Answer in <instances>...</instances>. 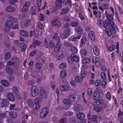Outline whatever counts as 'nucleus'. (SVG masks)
I'll return each mask as SVG.
<instances>
[{
    "mask_svg": "<svg viewBox=\"0 0 123 123\" xmlns=\"http://www.w3.org/2000/svg\"><path fill=\"white\" fill-rule=\"evenodd\" d=\"M105 15L106 18L109 21V28L112 31H115L116 30V28L114 27V22L112 20L113 19V16L112 14H109L108 12L106 11L105 13Z\"/></svg>",
    "mask_w": 123,
    "mask_h": 123,
    "instance_id": "1",
    "label": "nucleus"
},
{
    "mask_svg": "<svg viewBox=\"0 0 123 123\" xmlns=\"http://www.w3.org/2000/svg\"><path fill=\"white\" fill-rule=\"evenodd\" d=\"M49 109L47 108H44L41 111L40 113V116L41 118H43L48 115Z\"/></svg>",
    "mask_w": 123,
    "mask_h": 123,
    "instance_id": "2",
    "label": "nucleus"
},
{
    "mask_svg": "<svg viewBox=\"0 0 123 123\" xmlns=\"http://www.w3.org/2000/svg\"><path fill=\"white\" fill-rule=\"evenodd\" d=\"M38 89L37 87L33 86L31 88V95L33 97H35L38 93Z\"/></svg>",
    "mask_w": 123,
    "mask_h": 123,
    "instance_id": "3",
    "label": "nucleus"
},
{
    "mask_svg": "<svg viewBox=\"0 0 123 123\" xmlns=\"http://www.w3.org/2000/svg\"><path fill=\"white\" fill-rule=\"evenodd\" d=\"M105 62V61L103 59H101L100 58L97 57L95 59V64L97 67H99L100 64Z\"/></svg>",
    "mask_w": 123,
    "mask_h": 123,
    "instance_id": "4",
    "label": "nucleus"
},
{
    "mask_svg": "<svg viewBox=\"0 0 123 123\" xmlns=\"http://www.w3.org/2000/svg\"><path fill=\"white\" fill-rule=\"evenodd\" d=\"M31 22L29 19H28L25 21L23 22L21 24L22 27L24 28L29 26L30 25Z\"/></svg>",
    "mask_w": 123,
    "mask_h": 123,
    "instance_id": "5",
    "label": "nucleus"
},
{
    "mask_svg": "<svg viewBox=\"0 0 123 123\" xmlns=\"http://www.w3.org/2000/svg\"><path fill=\"white\" fill-rule=\"evenodd\" d=\"M67 75V71L65 70H62L60 72V77L62 79H64L66 78Z\"/></svg>",
    "mask_w": 123,
    "mask_h": 123,
    "instance_id": "6",
    "label": "nucleus"
},
{
    "mask_svg": "<svg viewBox=\"0 0 123 123\" xmlns=\"http://www.w3.org/2000/svg\"><path fill=\"white\" fill-rule=\"evenodd\" d=\"M52 26H56L57 27L60 26L61 25V22L57 19L53 20L51 22Z\"/></svg>",
    "mask_w": 123,
    "mask_h": 123,
    "instance_id": "7",
    "label": "nucleus"
},
{
    "mask_svg": "<svg viewBox=\"0 0 123 123\" xmlns=\"http://www.w3.org/2000/svg\"><path fill=\"white\" fill-rule=\"evenodd\" d=\"M39 95L40 97L43 98H45L47 96V94L45 90L43 89L40 90Z\"/></svg>",
    "mask_w": 123,
    "mask_h": 123,
    "instance_id": "8",
    "label": "nucleus"
},
{
    "mask_svg": "<svg viewBox=\"0 0 123 123\" xmlns=\"http://www.w3.org/2000/svg\"><path fill=\"white\" fill-rule=\"evenodd\" d=\"M5 26L9 28H12L14 26V24L10 20H6L5 22Z\"/></svg>",
    "mask_w": 123,
    "mask_h": 123,
    "instance_id": "9",
    "label": "nucleus"
},
{
    "mask_svg": "<svg viewBox=\"0 0 123 123\" xmlns=\"http://www.w3.org/2000/svg\"><path fill=\"white\" fill-rule=\"evenodd\" d=\"M70 31L68 29H67L65 30L64 32L62 34V38L64 39L67 38L69 36Z\"/></svg>",
    "mask_w": 123,
    "mask_h": 123,
    "instance_id": "10",
    "label": "nucleus"
},
{
    "mask_svg": "<svg viewBox=\"0 0 123 123\" xmlns=\"http://www.w3.org/2000/svg\"><path fill=\"white\" fill-rule=\"evenodd\" d=\"M7 97L10 101L13 102L15 100V97L14 95L11 93H8L7 94Z\"/></svg>",
    "mask_w": 123,
    "mask_h": 123,
    "instance_id": "11",
    "label": "nucleus"
},
{
    "mask_svg": "<svg viewBox=\"0 0 123 123\" xmlns=\"http://www.w3.org/2000/svg\"><path fill=\"white\" fill-rule=\"evenodd\" d=\"M6 72L9 74H12L14 72L13 68L10 66H7L6 68Z\"/></svg>",
    "mask_w": 123,
    "mask_h": 123,
    "instance_id": "12",
    "label": "nucleus"
},
{
    "mask_svg": "<svg viewBox=\"0 0 123 123\" xmlns=\"http://www.w3.org/2000/svg\"><path fill=\"white\" fill-rule=\"evenodd\" d=\"M71 57L72 60L75 62H78L79 60V57L74 54H71Z\"/></svg>",
    "mask_w": 123,
    "mask_h": 123,
    "instance_id": "13",
    "label": "nucleus"
},
{
    "mask_svg": "<svg viewBox=\"0 0 123 123\" xmlns=\"http://www.w3.org/2000/svg\"><path fill=\"white\" fill-rule=\"evenodd\" d=\"M92 59L89 58H84L82 60V62L84 64H88L90 63L92 61Z\"/></svg>",
    "mask_w": 123,
    "mask_h": 123,
    "instance_id": "14",
    "label": "nucleus"
},
{
    "mask_svg": "<svg viewBox=\"0 0 123 123\" xmlns=\"http://www.w3.org/2000/svg\"><path fill=\"white\" fill-rule=\"evenodd\" d=\"M88 36L89 38L92 41H94L95 39V34L93 31H90L88 34Z\"/></svg>",
    "mask_w": 123,
    "mask_h": 123,
    "instance_id": "15",
    "label": "nucleus"
},
{
    "mask_svg": "<svg viewBox=\"0 0 123 123\" xmlns=\"http://www.w3.org/2000/svg\"><path fill=\"white\" fill-rule=\"evenodd\" d=\"M77 116L78 119L80 120H83L85 116L83 113L79 112L77 113Z\"/></svg>",
    "mask_w": 123,
    "mask_h": 123,
    "instance_id": "16",
    "label": "nucleus"
},
{
    "mask_svg": "<svg viewBox=\"0 0 123 123\" xmlns=\"http://www.w3.org/2000/svg\"><path fill=\"white\" fill-rule=\"evenodd\" d=\"M36 67L38 69H41L43 66L42 63L40 62H37L35 64Z\"/></svg>",
    "mask_w": 123,
    "mask_h": 123,
    "instance_id": "17",
    "label": "nucleus"
},
{
    "mask_svg": "<svg viewBox=\"0 0 123 123\" xmlns=\"http://www.w3.org/2000/svg\"><path fill=\"white\" fill-rule=\"evenodd\" d=\"M99 97V93L97 91H95L94 93L93 98L95 100H97L98 99Z\"/></svg>",
    "mask_w": 123,
    "mask_h": 123,
    "instance_id": "18",
    "label": "nucleus"
},
{
    "mask_svg": "<svg viewBox=\"0 0 123 123\" xmlns=\"http://www.w3.org/2000/svg\"><path fill=\"white\" fill-rule=\"evenodd\" d=\"M64 2L62 1V0H56L55 3L57 7L59 8H61L62 6V3Z\"/></svg>",
    "mask_w": 123,
    "mask_h": 123,
    "instance_id": "19",
    "label": "nucleus"
},
{
    "mask_svg": "<svg viewBox=\"0 0 123 123\" xmlns=\"http://www.w3.org/2000/svg\"><path fill=\"white\" fill-rule=\"evenodd\" d=\"M93 51L95 54L96 55H98L99 54L98 47L96 46H94Z\"/></svg>",
    "mask_w": 123,
    "mask_h": 123,
    "instance_id": "20",
    "label": "nucleus"
},
{
    "mask_svg": "<svg viewBox=\"0 0 123 123\" xmlns=\"http://www.w3.org/2000/svg\"><path fill=\"white\" fill-rule=\"evenodd\" d=\"M60 89L62 91H66L68 90L69 88L66 86H62L60 87Z\"/></svg>",
    "mask_w": 123,
    "mask_h": 123,
    "instance_id": "21",
    "label": "nucleus"
},
{
    "mask_svg": "<svg viewBox=\"0 0 123 123\" xmlns=\"http://www.w3.org/2000/svg\"><path fill=\"white\" fill-rule=\"evenodd\" d=\"M63 53L62 51H60L58 54L56 56V59L57 60H60L63 56Z\"/></svg>",
    "mask_w": 123,
    "mask_h": 123,
    "instance_id": "22",
    "label": "nucleus"
},
{
    "mask_svg": "<svg viewBox=\"0 0 123 123\" xmlns=\"http://www.w3.org/2000/svg\"><path fill=\"white\" fill-rule=\"evenodd\" d=\"M2 85L6 87H8L9 86V82L6 80H2L1 81Z\"/></svg>",
    "mask_w": 123,
    "mask_h": 123,
    "instance_id": "23",
    "label": "nucleus"
},
{
    "mask_svg": "<svg viewBox=\"0 0 123 123\" xmlns=\"http://www.w3.org/2000/svg\"><path fill=\"white\" fill-rule=\"evenodd\" d=\"M69 98L70 100L72 102H74L76 100V96L74 94H72L69 96Z\"/></svg>",
    "mask_w": 123,
    "mask_h": 123,
    "instance_id": "24",
    "label": "nucleus"
},
{
    "mask_svg": "<svg viewBox=\"0 0 123 123\" xmlns=\"http://www.w3.org/2000/svg\"><path fill=\"white\" fill-rule=\"evenodd\" d=\"M61 45L60 43H57L54 48V50L56 52H58L60 49Z\"/></svg>",
    "mask_w": 123,
    "mask_h": 123,
    "instance_id": "25",
    "label": "nucleus"
},
{
    "mask_svg": "<svg viewBox=\"0 0 123 123\" xmlns=\"http://www.w3.org/2000/svg\"><path fill=\"white\" fill-rule=\"evenodd\" d=\"M62 101L64 104L66 105H69L71 103V101L67 98L63 99Z\"/></svg>",
    "mask_w": 123,
    "mask_h": 123,
    "instance_id": "26",
    "label": "nucleus"
},
{
    "mask_svg": "<svg viewBox=\"0 0 123 123\" xmlns=\"http://www.w3.org/2000/svg\"><path fill=\"white\" fill-rule=\"evenodd\" d=\"M9 115L12 117L14 118H16L17 117V113L13 111L10 112Z\"/></svg>",
    "mask_w": 123,
    "mask_h": 123,
    "instance_id": "27",
    "label": "nucleus"
},
{
    "mask_svg": "<svg viewBox=\"0 0 123 123\" xmlns=\"http://www.w3.org/2000/svg\"><path fill=\"white\" fill-rule=\"evenodd\" d=\"M20 34L22 36L27 37L29 36V34L28 32L24 30H21L20 32Z\"/></svg>",
    "mask_w": 123,
    "mask_h": 123,
    "instance_id": "28",
    "label": "nucleus"
},
{
    "mask_svg": "<svg viewBox=\"0 0 123 123\" xmlns=\"http://www.w3.org/2000/svg\"><path fill=\"white\" fill-rule=\"evenodd\" d=\"M15 9V8L11 6H7L6 9V11L8 12H12Z\"/></svg>",
    "mask_w": 123,
    "mask_h": 123,
    "instance_id": "29",
    "label": "nucleus"
},
{
    "mask_svg": "<svg viewBox=\"0 0 123 123\" xmlns=\"http://www.w3.org/2000/svg\"><path fill=\"white\" fill-rule=\"evenodd\" d=\"M103 102L104 101L103 99L99 100L94 102V105L95 106H97L102 104Z\"/></svg>",
    "mask_w": 123,
    "mask_h": 123,
    "instance_id": "30",
    "label": "nucleus"
},
{
    "mask_svg": "<svg viewBox=\"0 0 123 123\" xmlns=\"http://www.w3.org/2000/svg\"><path fill=\"white\" fill-rule=\"evenodd\" d=\"M83 79L82 77L79 76H77L75 77V80L78 83H81L83 80Z\"/></svg>",
    "mask_w": 123,
    "mask_h": 123,
    "instance_id": "31",
    "label": "nucleus"
},
{
    "mask_svg": "<svg viewBox=\"0 0 123 123\" xmlns=\"http://www.w3.org/2000/svg\"><path fill=\"white\" fill-rule=\"evenodd\" d=\"M42 44V43L38 40L36 41L33 43V44L34 45L33 47L34 48H35L36 45H39Z\"/></svg>",
    "mask_w": 123,
    "mask_h": 123,
    "instance_id": "32",
    "label": "nucleus"
},
{
    "mask_svg": "<svg viewBox=\"0 0 123 123\" xmlns=\"http://www.w3.org/2000/svg\"><path fill=\"white\" fill-rule=\"evenodd\" d=\"M38 19L40 21H43L44 20L45 17L43 14L40 13L38 15Z\"/></svg>",
    "mask_w": 123,
    "mask_h": 123,
    "instance_id": "33",
    "label": "nucleus"
},
{
    "mask_svg": "<svg viewBox=\"0 0 123 123\" xmlns=\"http://www.w3.org/2000/svg\"><path fill=\"white\" fill-rule=\"evenodd\" d=\"M67 66V64L65 63H61L59 65L60 68L63 69L65 68Z\"/></svg>",
    "mask_w": 123,
    "mask_h": 123,
    "instance_id": "34",
    "label": "nucleus"
},
{
    "mask_svg": "<svg viewBox=\"0 0 123 123\" xmlns=\"http://www.w3.org/2000/svg\"><path fill=\"white\" fill-rule=\"evenodd\" d=\"M69 11V9L68 7L65 8H62V12L63 14H66L68 13Z\"/></svg>",
    "mask_w": 123,
    "mask_h": 123,
    "instance_id": "35",
    "label": "nucleus"
},
{
    "mask_svg": "<svg viewBox=\"0 0 123 123\" xmlns=\"http://www.w3.org/2000/svg\"><path fill=\"white\" fill-rule=\"evenodd\" d=\"M43 46L44 48V49H46L47 48H48L49 47L48 43L47 42V39L46 38H45L44 43Z\"/></svg>",
    "mask_w": 123,
    "mask_h": 123,
    "instance_id": "36",
    "label": "nucleus"
},
{
    "mask_svg": "<svg viewBox=\"0 0 123 123\" xmlns=\"http://www.w3.org/2000/svg\"><path fill=\"white\" fill-rule=\"evenodd\" d=\"M94 109L96 112H99L102 111V109L101 107L98 106L94 107Z\"/></svg>",
    "mask_w": 123,
    "mask_h": 123,
    "instance_id": "37",
    "label": "nucleus"
},
{
    "mask_svg": "<svg viewBox=\"0 0 123 123\" xmlns=\"http://www.w3.org/2000/svg\"><path fill=\"white\" fill-rule=\"evenodd\" d=\"M81 106L80 105H77L74 109V110L76 112H78L81 111Z\"/></svg>",
    "mask_w": 123,
    "mask_h": 123,
    "instance_id": "38",
    "label": "nucleus"
},
{
    "mask_svg": "<svg viewBox=\"0 0 123 123\" xmlns=\"http://www.w3.org/2000/svg\"><path fill=\"white\" fill-rule=\"evenodd\" d=\"M36 7L33 6L31 8V14L32 15H35L36 14Z\"/></svg>",
    "mask_w": 123,
    "mask_h": 123,
    "instance_id": "39",
    "label": "nucleus"
},
{
    "mask_svg": "<svg viewBox=\"0 0 123 123\" xmlns=\"http://www.w3.org/2000/svg\"><path fill=\"white\" fill-rule=\"evenodd\" d=\"M71 51L74 53H76L78 51V49L75 47H72L71 48Z\"/></svg>",
    "mask_w": 123,
    "mask_h": 123,
    "instance_id": "40",
    "label": "nucleus"
},
{
    "mask_svg": "<svg viewBox=\"0 0 123 123\" xmlns=\"http://www.w3.org/2000/svg\"><path fill=\"white\" fill-rule=\"evenodd\" d=\"M33 107L34 109L37 110L40 108V106L39 103H34L33 105Z\"/></svg>",
    "mask_w": 123,
    "mask_h": 123,
    "instance_id": "41",
    "label": "nucleus"
},
{
    "mask_svg": "<svg viewBox=\"0 0 123 123\" xmlns=\"http://www.w3.org/2000/svg\"><path fill=\"white\" fill-rule=\"evenodd\" d=\"M5 59L8 60L9 59L10 57V54L9 52H7L6 53L5 55Z\"/></svg>",
    "mask_w": 123,
    "mask_h": 123,
    "instance_id": "42",
    "label": "nucleus"
},
{
    "mask_svg": "<svg viewBox=\"0 0 123 123\" xmlns=\"http://www.w3.org/2000/svg\"><path fill=\"white\" fill-rule=\"evenodd\" d=\"M86 74V72L85 71L83 70L81 71L80 75L81 77L83 79L85 77Z\"/></svg>",
    "mask_w": 123,
    "mask_h": 123,
    "instance_id": "43",
    "label": "nucleus"
},
{
    "mask_svg": "<svg viewBox=\"0 0 123 123\" xmlns=\"http://www.w3.org/2000/svg\"><path fill=\"white\" fill-rule=\"evenodd\" d=\"M9 19L11 21L16 23H18V20L17 18H13L12 17H10Z\"/></svg>",
    "mask_w": 123,
    "mask_h": 123,
    "instance_id": "44",
    "label": "nucleus"
},
{
    "mask_svg": "<svg viewBox=\"0 0 123 123\" xmlns=\"http://www.w3.org/2000/svg\"><path fill=\"white\" fill-rule=\"evenodd\" d=\"M6 117V112H0V117L4 118Z\"/></svg>",
    "mask_w": 123,
    "mask_h": 123,
    "instance_id": "45",
    "label": "nucleus"
},
{
    "mask_svg": "<svg viewBox=\"0 0 123 123\" xmlns=\"http://www.w3.org/2000/svg\"><path fill=\"white\" fill-rule=\"evenodd\" d=\"M60 123H67L68 120L66 118H64L61 119L59 120Z\"/></svg>",
    "mask_w": 123,
    "mask_h": 123,
    "instance_id": "46",
    "label": "nucleus"
},
{
    "mask_svg": "<svg viewBox=\"0 0 123 123\" xmlns=\"http://www.w3.org/2000/svg\"><path fill=\"white\" fill-rule=\"evenodd\" d=\"M87 52L86 50L84 49H81L80 51V54L82 56H83L86 54Z\"/></svg>",
    "mask_w": 123,
    "mask_h": 123,
    "instance_id": "47",
    "label": "nucleus"
},
{
    "mask_svg": "<svg viewBox=\"0 0 123 123\" xmlns=\"http://www.w3.org/2000/svg\"><path fill=\"white\" fill-rule=\"evenodd\" d=\"M107 48L109 51H112L115 50V47L114 45H112Z\"/></svg>",
    "mask_w": 123,
    "mask_h": 123,
    "instance_id": "48",
    "label": "nucleus"
},
{
    "mask_svg": "<svg viewBox=\"0 0 123 123\" xmlns=\"http://www.w3.org/2000/svg\"><path fill=\"white\" fill-rule=\"evenodd\" d=\"M76 119L74 117L70 118L69 119V121L72 123H75L76 122Z\"/></svg>",
    "mask_w": 123,
    "mask_h": 123,
    "instance_id": "49",
    "label": "nucleus"
},
{
    "mask_svg": "<svg viewBox=\"0 0 123 123\" xmlns=\"http://www.w3.org/2000/svg\"><path fill=\"white\" fill-rule=\"evenodd\" d=\"M28 6H26V5H24L22 9V11L23 12H28Z\"/></svg>",
    "mask_w": 123,
    "mask_h": 123,
    "instance_id": "50",
    "label": "nucleus"
},
{
    "mask_svg": "<svg viewBox=\"0 0 123 123\" xmlns=\"http://www.w3.org/2000/svg\"><path fill=\"white\" fill-rule=\"evenodd\" d=\"M93 93V91L92 89L90 88H88V94L89 96H91L92 95Z\"/></svg>",
    "mask_w": 123,
    "mask_h": 123,
    "instance_id": "51",
    "label": "nucleus"
},
{
    "mask_svg": "<svg viewBox=\"0 0 123 123\" xmlns=\"http://www.w3.org/2000/svg\"><path fill=\"white\" fill-rule=\"evenodd\" d=\"M78 24V22L77 21L71 22L70 24L71 26L73 27H75L77 26Z\"/></svg>",
    "mask_w": 123,
    "mask_h": 123,
    "instance_id": "52",
    "label": "nucleus"
},
{
    "mask_svg": "<svg viewBox=\"0 0 123 123\" xmlns=\"http://www.w3.org/2000/svg\"><path fill=\"white\" fill-rule=\"evenodd\" d=\"M33 34L36 38H37L39 36V34L37 30H34L33 31Z\"/></svg>",
    "mask_w": 123,
    "mask_h": 123,
    "instance_id": "53",
    "label": "nucleus"
},
{
    "mask_svg": "<svg viewBox=\"0 0 123 123\" xmlns=\"http://www.w3.org/2000/svg\"><path fill=\"white\" fill-rule=\"evenodd\" d=\"M12 89L13 92L15 94H17L18 93V91L16 87H13L12 88Z\"/></svg>",
    "mask_w": 123,
    "mask_h": 123,
    "instance_id": "54",
    "label": "nucleus"
},
{
    "mask_svg": "<svg viewBox=\"0 0 123 123\" xmlns=\"http://www.w3.org/2000/svg\"><path fill=\"white\" fill-rule=\"evenodd\" d=\"M49 47L51 48H53L55 46L54 43L53 41H51L49 42Z\"/></svg>",
    "mask_w": 123,
    "mask_h": 123,
    "instance_id": "55",
    "label": "nucleus"
},
{
    "mask_svg": "<svg viewBox=\"0 0 123 123\" xmlns=\"http://www.w3.org/2000/svg\"><path fill=\"white\" fill-rule=\"evenodd\" d=\"M101 81L100 80H96L95 83V86H99L100 85Z\"/></svg>",
    "mask_w": 123,
    "mask_h": 123,
    "instance_id": "56",
    "label": "nucleus"
},
{
    "mask_svg": "<svg viewBox=\"0 0 123 123\" xmlns=\"http://www.w3.org/2000/svg\"><path fill=\"white\" fill-rule=\"evenodd\" d=\"M38 28L40 29H42L44 28V25L40 22H38Z\"/></svg>",
    "mask_w": 123,
    "mask_h": 123,
    "instance_id": "57",
    "label": "nucleus"
},
{
    "mask_svg": "<svg viewBox=\"0 0 123 123\" xmlns=\"http://www.w3.org/2000/svg\"><path fill=\"white\" fill-rule=\"evenodd\" d=\"M42 1V0H37V3L38 7H41Z\"/></svg>",
    "mask_w": 123,
    "mask_h": 123,
    "instance_id": "58",
    "label": "nucleus"
},
{
    "mask_svg": "<svg viewBox=\"0 0 123 123\" xmlns=\"http://www.w3.org/2000/svg\"><path fill=\"white\" fill-rule=\"evenodd\" d=\"M86 38L85 36L83 37L81 39V43L82 44H84L86 41Z\"/></svg>",
    "mask_w": 123,
    "mask_h": 123,
    "instance_id": "59",
    "label": "nucleus"
},
{
    "mask_svg": "<svg viewBox=\"0 0 123 123\" xmlns=\"http://www.w3.org/2000/svg\"><path fill=\"white\" fill-rule=\"evenodd\" d=\"M2 103L5 106H7V105L8 104L9 102L7 101L4 99H3L2 102Z\"/></svg>",
    "mask_w": 123,
    "mask_h": 123,
    "instance_id": "60",
    "label": "nucleus"
},
{
    "mask_svg": "<svg viewBox=\"0 0 123 123\" xmlns=\"http://www.w3.org/2000/svg\"><path fill=\"white\" fill-rule=\"evenodd\" d=\"M101 77L102 79L103 80H105L106 79V75L105 73L103 72L101 73Z\"/></svg>",
    "mask_w": 123,
    "mask_h": 123,
    "instance_id": "61",
    "label": "nucleus"
},
{
    "mask_svg": "<svg viewBox=\"0 0 123 123\" xmlns=\"http://www.w3.org/2000/svg\"><path fill=\"white\" fill-rule=\"evenodd\" d=\"M51 86L53 89H55L56 86V84L55 82L54 81H52L51 83Z\"/></svg>",
    "mask_w": 123,
    "mask_h": 123,
    "instance_id": "62",
    "label": "nucleus"
},
{
    "mask_svg": "<svg viewBox=\"0 0 123 123\" xmlns=\"http://www.w3.org/2000/svg\"><path fill=\"white\" fill-rule=\"evenodd\" d=\"M83 32L82 30L80 27H79L78 29L77 30V32L78 33L81 34Z\"/></svg>",
    "mask_w": 123,
    "mask_h": 123,
    "instance_id": "63",
    "label": "nucleus"
},
{
    "mask_svg": "<svg viewBox=\"0 0 123 123\" xmlns=\"http://www.w3.org/2000/svg\"><path fill=\"white\" fill-rule=\"evenodd\" d=\"M107 98L109 100L111 99V96L110 93L108 92L106 94Z\"/></svg>",
    "mask_w": 123,
    "mask_h": 123,
    "instance_id": "64",
    "label": "nucleus"
}]
</instances>
